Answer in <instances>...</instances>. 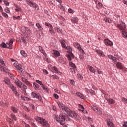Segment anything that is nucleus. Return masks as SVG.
I'll list each match as a JSON object with an SVG mask.
<instances>
[{
    "mask_svg": "<svg viewBox=\"0 0 127 127\" xmlns=\"http://www.w3.org/2000/svg\"><path fill=\"white\" fill-rule=\"evenodd\" d=\"M58 105L61 109H62L64 112H65V115L69 116L70 118H73L76 119V120H81V118L75 111H72L69 108L65 107L63 103L59 102H58Z\"/></svg>",
    "mask_w": 127,
    "mask_h": 127,
    "instance_id": "1",
    "label": "nucleus"
},
{
    "mask_svg": "<svg viewBox=\"0 0 127 127\" xmlns=\"http://www.w3.org/2000/svg\"><path fill=\"white\" fill-rule=\"evenodd\" d=\"M55 119L57 122H60V124L62 126H64L65 125V121L68 122L70 120L68 116L64 115L63 114L60 115V118L56 117Z\"/></svg>",
    "mask_w": 127,
    "mask_h": 127,
    "instance_id": "2",
    "label": "nucleus"
},
{
    "mask_svg": "<svg viewBox=\"0 0 127 127\" xmlns=\"http://www.w3.org/2000/svg\"><path fill=\"white\" fill-rule=\"evenodd\" d=\"M35 120L43 127H50V125L48 124V122L46 120L39 117H37Z\"/></svg>",
    "mask_w": 127,
    "mask_h": 127,
    "instance_id": "3",
    "label": "nucleus"
},
{
    "mask_svg": "<svg viewBox=\"0 0 127 127\" xmlns=\"http://www.w3.org/2000/svg\"><path fill=\"white\" fill-rule=\"evenodd\" d=\"M14 42V40L11 39L9 42L6 43V44L4 42H2L0 44L1 47L2 48H8V49H12V44Z\"/></svg>",
    "mask_w": 127,
    "mask_h": 127,
    "instance_id": "4",
    "label": "nucleus"
},
{
    "mask_svg": "<svg viewBox=\"0 0 127 127\" xmlns=\"http://www.w3.org/2000/svg\"><path fill=\"white\" fill-rule=\"evenodd\" d=\"M65 49L67 50L68 53H70L69 55H67V60H69V61H71L72 60V58L74 57V55L72 53L73 50L72 49V48L69 46L66 47Z\"/></svg>",
    "mask_w": 127,
    "mask_h": 127,
    "instance_id": "5",
    "label": "nucleus"
},
{
    "mask_svg": "<svg viewBox=\"0 0 127 127\" xmlns=\"http://www.w3.org/2000/svg\"><path fill=\"white\" fill-rule=\"evenodd\" d=\"M13 65L15 67L18 73H20V74H21V73H23V69H22V66L20 64H19L17 62H15L13 64Z\"/></svg>",
    "mask_w": 127,
    "mask_h": 127,
    "instance_id": "6",
    "label": "nucleus"
},
{
    "mask_svg": "<svg viewBox=\"0 0 127 127\" xmlns=\"http://www.w3.org/2000/svg\"><path fill=\"white\" fill-rule=\"evenodd\" d=\"M0 63L2 65V66L0 65V71H3V72H5L6 73L8 72V69H7L6 67H4V66H5L4 62H3V61L1 59H0Z\"/></svg>",
    "mask_w": 127,
    "mask_h": 127,
    "instance_id": "7",
    "label": "nucleus"
},
{
    "mask_svg": "<svg viewBox=\"0 0 127 127\" xmlns=\"http://www.w3.org/2000/svg\"><path fill=\"white\" fill-rule=\"evenodd\" d=\"M120 24H119L117 25L118 27L121 29V30L125 31L127 29V26H126V24L123 22L122 20L120 21Z\"/></svg>",
    "mask_w": 127,
    "mask_h": 127,
    "instance_id": "8",
    "label": "nucleus"
},
{
    "mask_svg": "<svg viewBox=\"0 0 127 127\" xmlns=\"http://www.w3.org/2000/svg\"><path fill=\"white\" fill-rule=\"evenodd\" d=\"M31 96L32 98L38 99L39 101H40L42 100V98L41 97V96H40V94H39V93H35V92H32L31 93Z\"/></svg>",
    "mask_w": 127,
    "mask_h": 127,
    "instance_id": "9",
    "label": "nucleus"
},
{
    "mask_svg": "<svg viewBox=\"0 0 127 127\" xmlns=\"http://www.w3.org/2000/svg\"><path fill=\"white\" fill-rule=\"evenodd\" d=\"M91 109L95 111V113H97L98 115H102V114H103V112H102V111H101L100 109L94 105L91 106Z\"/></svg>",
    "mask_w": 127,
    "mask_h": 127,
    "instance_id": "10",
    "label": "nucleus"
},
{
    "mask_svg": "<svg viewBox=\"0 0 127 127\" xmlns=\"http://www.w3.org/2000/svg\"><path fill=\"white\" fill-rule=\"evenodd\" d=\"M9 88L11 89L12 92H13L15 96H19V94L17 92V91H16V87H15L14 85H13V84H10L9 86Z\"/></svg>",
    "mask_w": 127,
    "mask_h": 127,
    "instance_id": "11",
    "label": "nucleus"
},
{
    "mask_svg": "<svg viewBox=\"0 0 127 127\" xmlns=\"http://www.w3.org/2000/svg\"><path fill=\"white\" fill-rule=\"evenodd\" d=\"M107 124L109 127H115V125L113 124V120H112V118L107 119Z\"/></svg>",
    "mask_w": 127,
    "mask_h": 127,
    "instance_id": "12",
    "label": "nucleus"
},
{
    "mask_svg": "<svg viewBox=\"0 0 127 127\" xmlns=\"http://www.w3.org/2000/svg\"><path fill=\"white\" fill-rule=\"evenodd\" d=\"M73 45L74 47H75L76 48H77V49H78V50H79L80 52H82V53H84V50L80 48L81 45H80L79 43H74Z\"/></svg>",
    "mask_w": 127,
    "mask_h": 127,
    "instance_id": "13",
    "label": "nucleus"
},
{
    "mask_svg": "<svg viewBox=\"0 0 127 127\" xmlns=\"http://www.w3.org/2000/svg\"><path fill=\"white\" fill-rule=\"evenodd\" d=\"M22 81L24 84L27 85V86H28L29 87H31V84L29 81H28V80L27 79L25 78V77H22Z\"/></svg>",
    "mask_w": 127,
    "mask_h": 127,
    "instance_id": "14",
    "label": "nucleus"
},
{
    "mask_svg": "<svg viewBox=\"0 0 127 127\" xmlns=\"http://www.w3.org/2000/svg\"><path fill=\"white\" fill-rule=\"evenodd\" d=\"M22 81L24 84L27 85V86H28L29 87H31V84L29 81H28V80L27 79L25 78V77H22Z\"/></svg>",
    "mask_w": 127,
    "mask_h": 127,
    "instance_id": "15",
    "label": "nucleus"
},
{
    "mask_svg": "<svg viewBox=\"0 0 127 127\" xmlns=\"http://www.w3.org/2000/svg\"><path fill=\"white\" fill-rule=\"evenodd\" d=\"M15 83L17 87L19 88H22V83L18 79H15Z\"/></svg>",
    "mask_w": 127,
    "mask_h": 127,
    "instance_id": "16",
    "label": "nucleus"
},
{
    "mask_svg": "<svg viewBox=\"0 0 127 127\" xmlns=\"http://www.w3.org/2000/svg\"><path fill=\"white\" fill-rule=\"evenodd\" d=\"M87 68L89 70V71L91 72V73H94V74H96V70L95 69V68H94V67H93V66L90 65H88L87 66Z\"/></svg>",
    "mask_w": 127,
    "mask_h": 127,
    "instance_id": "17",
    "label": "nucleus"
},
{
    "mask_svg": "<svg viewBox=\"0 0 127 127\" xmlns=\"http://www.w3.org/2000/svg\"><path fill=\"white\" fill-rule=\"evenodd\" d=\"M104 43L105 45H107L108 46H113V42L108 39H105L104 40Z\"/></svg>",
    "mask_w": 127,
    "mask_h": 127,
    "instance_id": "18",
    "label": "nucleus"
},
{
    "mask_svg": "<svg viewBox=\"0 0 127 127\" xmlns=\"http://www.w3.org/2000/svg\"><path fill=\"white\" fill-rule=\"evenodd\" d=\"M52 54H53L55 57H59V56H60V53L59 51L55 50H53Z\"/></svg>",
    "mask_w": 127,
    "mask_h": 127,
    "instance_id": "19",
    "label": "nucleus"
},
{
    "mask_svg": "<svg viewBox=\"0 0 127 127\" xmlns=\"http://www.w3.org/2000/svg\"><path fill=\"white\" fill-rule=\"evenodd\" d=\"M106 100L108 102L109 105H112L113 104H115L116 101L112 98L108 99L106 98Z\"/></svg>",
    "mask_w": 127,
    "mask_h": 127,
    "instance_id": "20",
    "label": "nucleus"
},
{
    "mask_svg": "<svg viewBox=\"0 0 127 127\" xmlns=\"http://www.w3.org/2000/svg\"><path fill=\"white\" fill-rule=\"evenodd\" d=\"M116 65L117 66V68L118 69H121V70L122 69L124 68V65H123V64L120 62H118L116 63Z\"/></svg>",
    "mask_w": 127,
    "mask_h": 127,
    "instance_id": "21",
    "label": "nucleus"
},
{
    "mask_svg": "<svg viewBox=\"0 0 127 127\" xmlns=\"http://www.w3.org/2000/svg\"><path fill=\"white\" fill-rule=\"evenodd\" d=\"M76 96H77V97H79V98H80L81 99H83V100H85L86 99L85 98V96H84V95L82 94L81 93L79 92H77L76 93Z\"/></svg>",
    "mask_w": 127,
    "mask_h": 127,
    "instance_id": "22",
    "label": "nucleus"
},
{
    "mask_svg": "<svg viewBox=\"0 0 127 127\" xmlns=\"http://www.w3.org/2000/svg\"><path fill=\"white\" fill-rule=\"evenodd\" d=\"M34 85V88L36 91H39L40 90V86L38 85L37 83L34 82L33 83Z\"/></svg>",
    "mask_w": 127,
    "mask_h": 127,
    "instance_id": "23",
    "label": "nucleus"
},
{
    "mask_svg": "<svg viewBox=\"0 0 127 127\" xmlns=\"http://www.w3.org/2000/svg\"><path fill=\"white\" fill-rule=\"evenodd\" d=\"M39 49L40 52H41V53H42L43 55H44V56L46 57L47 55H46V53H45V51L43 50L41 46H39Z\"/></svg>",
    "mask_w": 127,
    "mask_h": 127,
    "instance_id": "24",
    "label": "nucleus"
},
{
    "mask_svg": "<svg viewBox=\"0 0 127 127\" xmlns=\"http://www.w3.org/2000/svg\"><path fill=\"white\" fill-rule=\"evenodd\" d=\"M71 21L73 22V23H78V18H77V17H72Z\"/></svg>",
    "mask_w": 127,
    "mask_h": 127,
    "instance_id": "25",
    "label": "nucleus"
},
{
    "mask_svg": "<svg viewBox=\"0 0 127 127\" xmlns=\"http://www.w3.org/2000/svg\"><path fill=\"white\" fill-rule=\"evenodd\" d=\"M96 52L98 53L100 56L102 57H105V54H104V52L101 50H97Z\"/></svg>",
    "mask_w": 127,
    "mask_h": 127,
    "instance_id": "26",
    "label": "nucleus"
},
{
    "mask_svg": "<svg viewBox=\"0 0 127 127\" xmlns=\"http://www.w3.org/2000/svg\"><path fill=\"white\" fill-rule=\"evenodd\" d=\"M62 47H63V48H66V44H65V43H66V42L64 40H62L60 41Z\"/></svg>",
    "mask_w": 127,
    "mask_h": 127,
    "instance_id": "27",
    "label": "nucleus"
},
{
    "mask_svg": "<svg viewBox=\"0 0 127 127\" xmlns=\"http://www.w3.org/2000/svg\"><path fill=\"white\" fill-rule=\"evenodd\" d=\"M20 54L22 55V56L24 57V58H26V57H27V54L23 50L20 51Z\"/></svg>",
    "mask_w": 127,
    "mask_h": 127,
    "instance_id": "28",
    "label": "nucleus"
},
{
    "mask_svg": "<svg viewBox=\"0 0 127 127\" xmlns=\"http://www.w3.org/2000/svg\"><path fill=\"white\" fill-rule=\"evenodd\" d=\"M36 26L40 31H42L43 30V28H42L41 25H40L39 23H37Z\"/></svg>",
    "mask_w": 127,
    "mask_h": 127,
    "instance_id": "29",
    "label": "nucleus"
},
{
    "mask_svg": "<svg viewBox=\"0 0 127 127\" xmlns=\"http://www.w3.org/2000/svg\"><path fill=\"white\" fill-rule=\"evenodd\" d=\"M26 1L27 2V4L31 6V7H33V5L34 4V3L32 2V1L31 0H26Z\"/></svg>",
    "mask_w": 127,
    "mask_h": 127,
    "instance_id": "30",
    "label": "nucleus"
},
{
    "mask_svg": "<svg viewBox=\"0 0 127 127\" xmlns=\"http://www.w3.org/2000/svg\"><path fill=\"white\" fill-rule=\"evenodd\" d=\"M4 81L5 83V84H6V85H8L9 86H10V81L9 80L8 78H7V77L5 78Z\"/></svg>",
    "mask_w": 127,
    "mask_h": 127,
    "instance_id": "31",
    "label": "nucleus"
},
{
    "mask_svg": "<svg viewBox=\"0 0 127 127\" xmlns=\"http://www.w3.org/2000/svg\"><path fill=\"white\" fill-rule=\"evenodd\" d=\"M103 4L102 3L99 2L98 4H96V7L98 8V9H100V8H102L103 7Z\"/></svg>",
    "mask_w": 127,
    "mask_h": 127,
    "instance_id": "32",
    "label": "nucleus"
},
{
    "mask_svg": "<svg viewBox=\"0 0 127 127\" xmlns=\"http://www.w3.org/2000/svg\"><path fill=\"white\" fill-rule=\"evenodd\" d=\"M108 58H109V59H111V60H113V61H114V62H116V58H114V56H113L111 55H109L108 56Z\"/></svg>",
    "mask_w": 127,
    "mask_h": 127,
    "instance_id": "33",
    "label": "nucleus"
},
{
    "mask_svg": "<svg viewBox=\"0 0 127 127\" xmlns=\"http://www.w3.org/2000/svg\"><path fill=\"white\" fill-rule=\"evenodd\" d=\"M52 71L54 72V73H57L58 72V68H57L56 66H53L52 68Z\"/></svg>",
    "mask_w": 127,
    "mask_h": 127,
    "instance_id": "34",
    "label": "nucleus"
},
{
    "mask_svg": "<svg viewBox=\"0 0 127 127\" xmlns=\"http://www.w3.org/2000/svg\"><path fill=\"white\" fill-rule=\"evenodd\" d=\"M86 119L88 120V123L89 125H92L93 124V119L90 117H87Z\"/></svg>",
    "mask_w": 127,
    "mask_h": 127,
    "instance_id": "35",
    "label": "nucleus"
},
{
    "mask_svg": "<svg viewBox=\"0 0 127 127\" xmlns=\"http://www.w3.org/2000/svg\"><path fill=\"white\" fill-rule=\"evenodd\" d=\"M69 66L71 67V68H73V69H76V65L74 64H73L72 62H69Z\"/></svg>",
    "mask_w": 127,
    "mask_h": 127,
    "instance_id": "36",
    "label": "nucleus"
},
{
    "mask_svg": "<svg viewBox=\"0 0 127 127\" xmlns=\"http://www.w3.org/2000/svg\"><path fill=\"white\" fill-rule=\"evenodd\" d=\"M45 25H46V26H48V27H49L51 29H52V28H53L52 25H51V24H50V23H48L47 22H45Z\"/></svg>",
    "mask_w": 127,
    "mask_h": 127,
    "instance_id": "37",
    "label": "nucleus"
},
{
    "mask_svg": "<svg viewBox=\"0 0 127 127\" xmlns=\"http://www.w3.org/2000/svg\"><path fill=\"white\" fill-rule=\"evenodd\" d=\"M21 98L23 101H30V99H29L28 97H23V96H21Z\"/></svg>",
    "mask_w": 127,
    "mask_h": 127,
    "instance_id": "38",
    "label": "nucleus"
},
{
    "mask_svg": "<svg viewBox=\"0 0 127 127\" xmlns=\"http://www.w3.org/2000/svg\"><path fill=\"white\" fill-rule=\"evenodd\" d=\"M11 109L13 113H17V111H18L17 108L12 106L11 107Z\"/></svg>",
    "mask_w": 127,
    "mask_h": 127,
    "instance_id": "39",
    "label": "nucleus"
},
{
    "mask_svg": "<svg viewBox=\"0 0 127 127\" xmlns=\"http://www.w3.org/2000/svg\"><path fill=\"white\" fill-rule=\"evenodd\" d=\"M10 117L11 119L14 120V121H16L17 120V118H16V117H15V115H13V114H11L10 115Z\"/></svg>",
    "mask_w": 127,
    "mask_h": 127,
    "instance_id": "40",
    "label": "nucleus"
},
{
    "mask_svg": "<svg viewBox=\"0 0 127 127\" xmlns=\"http://www.w3.org/2000/svg\"><path fill=\"white\" fill-rule=\"evenodd\" d=\"M81 54H80L79 55V58L80 59H81V60H84V52L83 53H82V52H80Z\"/></svg>",
    "mask_w": 127,
    "mask_h": 127,
    "instance_id": "41",
    "label": "nucleus"
},
{
    "mask_svg": "<svg viewBox=\"0 0 127 127\" xmlns=\"http://www.w3.org/2000/svg\"><path fill=\"white\" fill-rule=\"evenodd\" d=\"M104 20L106 21V22H108L109 23H112V20L109 18H106L104 19Z\"/></svg>",
    "mask_w": 127,
    "mask_h": 127,
    "instance_id": "42",
    "label": "nucleus"
},
{
    "mask_svg": "<svg viewBox=\"0 0 127 127\" xmlns=\"http://www.w3.org/2000/svg\"><path fill=\"white\" fill-rule=\"evenodd\" d=\"M59 62L60 63H61V64H64V60L62 58H59Z\"/></svg>",
    "mask_w": 127,
    "mask_h": 127,
    "instance_id": "43",
    "label": "nucleus"
},
{
    "mask_svg": "<svg viewBox=\"0 0 127 127\" xmlns=\"http://www.w3.org/2000/svg\"><path fill=\"white\" fill-rule=\"evenodd\" d=\"M53 79H56L57 80H59V77L56 75H53L51 76Z\"/></svg>",
    "mask_w": 127,
    "mask_h": 127,
    "instance_id": "44",
    "label": "nucleus"
},
{
    "mask_svg": "<svg viewBox=\"0 0 127 127\" xmlns=\"http://www.w3.org/2000/svg\"><path fill=\"white\" fill-rule=\"evenodd\" d=\"M122 102H123V103L127 104V98H126L125 97H122Z\"/></svg>",
    "mask_w": 127,
    "mask_h": 127,
    "instance_id": "45",
    "label": "nucleus"
},
{
    "mask_svg": "<svg viewBox=\"0 0 127 127\" xmlns=\"http://www.w3.org/2000/svg\"><path fill=\"white\" fill-rule=\"evenodd\" d=\"M2 15L4 16V17H5V18H8V15L5 12H2Z\"/></svg>",
    "mask_w": 127,
    "mask_h": 127,
    "instance_id": "46",
    "label": "nucleus"
},
{
    "mask_svg": "<svg viewBox=\"0 0 127 127\" xmlns=\"http://www.w3.org/2000/svg\"><path fill=\"white\" fill-rule=\"evenodd\" d=\"M96 70L99 75H101V74H103V71L101 70L100 68H97V69Z\"/></svg>",
    "mask_w": 127,
    "mask_h": 127,
    "instance_id": "47",
    "label": "nucleus"
},
{
    "mask_svg": "<svg viewBox=\"0 0 127 127\" xmlns=\"http://www.w3.org/2000/svg\"><path fill=\"white\" fill-rule=\"evenodd\" d=\"M89 93L91 94V95H95V91L93 90H89Z\"/></svg>",
    "mask_w": 127,
    "mask_h": 127,
    "instance_id": "48",
    "label": "nucleus"
},
{
    "mask_svg": "<svg viewBox=\"0 0 127 127\" xmlns=\"http://www.w3.org/2000/svg\"><path fill=\"white\" fill-rule=\"evenodd\" d=\"M49 31L50 33H51V34H54V33H55V32H54V30H53V29L51 28L49 30Z\"/></svg>",
    "mask_w": 127,
    "mask_h": 127,
    "instance_id": "49",
    "label": "nucleus"
},
{
    "mask_svg": "<svg viewBox=\"0 0 127 127\" xmlns=\"http://www.w3.org/2000/svg\"><path fill=\"white\" fill-rule=\"evenodd\" d=\"M15 10L17 12L21 11V8L19 7H16V8H15Z\"/></svg>",
    "mask_w": 127,
    "mask_h": 127,
    "instance_id": "50",
    "label": "nucleus"
},
{
    "mask_svg": "<svg viewBox=\"0 0 127 127\" xmlns=\"http://www.w3.org/2000/svg\"><path fill=\"white\" fill-rule=\"evenodd\" d=\"M13 19H14V20H15V19L20 20V16H18L17 17H15V16H13Z\"/></svg>",
    "mask_w": 127,
    "mask_h": 127,
    "instance_id": "51",
    "label": "nucleus"
},
{
    "mask_svg": "<svg viewBox=\"0 0 127 127\" xmlns=\"http://www.w3.org/2000/svg\"><path fill=\"white\" fill-rule=\"evenodd\" d=\"M22 88H23L24 90H26V89H27V87L26 86V85H25V84L23 83L22 84Z\"/></svg>",
    "mask_w": 127,
    "mask_h": 127,
    "instance_id": "52",
    "label": "nucleus"
},
{
    "mask_svg": "<svg viewBox=\"0 0 127 127\" xmlns=\"http://www.w3.org/2000/svg\"><path fill=\"white\" fill-rule=\"evenodd\" d=\"M114 58H116V62H117V59H118L119 58V56H118V54H114Z\"/></svg>",
    "mask_w": 127,
    "mask_h": 127,
    "instance_id": "53",
    "label": "nucleus"
},
{
    "mask_svg": "<svg viewBox=\"0 0 127 127\" xmlns=\"http://www.w3.org/2000/svg\"><path fill=\"white\" fill-rule=\"evenodd\" d=\"M5 12H6L7 13H9V12H10V11L9 10V8H6L5 9H4Z\"/></svg>",
    "mask_w": 127,
    "mask_h": 127,
    "instance_id": "54",
    "label": "nucleus"
},
{
    "mask_svg": "<svg viewBox=\"0 0 127 127\" xmlns=\"http://www.w3.org/2000/svg\"><path fill=\"white\" fill-rule=\"evenodd\" d=\"M30 125L33 127H37V126L33 122H30Z\"/></svg>",
    "mask_w": 127,
    "mask_h": 127,
    "instance_id": "55",
    "label": "nucleus"
},
{
    "mask_svg": "<svg viewBox=\"0 0 127 127\" xmlns=\"http://www.w3.org/2000/svg\"><path fill=\"white\" fill-rule=\"evenodd\" d=\"M35 7V8L38 9V5L36 3H34L33 7Z\"/></svg>",
    "mask_w": 127,
    "mask_h": 127,
    "instance_id": "56",
    "label": "nucleus"
},
{
    "mask_svg": "<svg viewBox=\"0 0 127 127\" xmlns=\"http://www.w3.org/2000/svg\"><path fill=\"white\" fill-rule=\"evenodd\" d=\"M79 107L80 109H82V112H84V107L82 105L79 104Z\"/></svg>",
    "mask_w": 127,
    "mask_h": 127,
    "instance_id": "57",
    "label": "nucleus"
},
{
    "mask_svg": "<svg viewBox=\"0 0 127 127\" xmlns=\"http://www.w3.org/2000/svg\"><path fill=\"white\" fill-rule=\"evenodd\" d=\"M68 11L69 13H74V10L71 8H69Z\"/></svg>",
    "mask_w": 127,
    "mask_h": 127,
    "instance_id": "58",
    "label": "nucleus"
},
{
    "mask_svg": "<svg viewBox=\"0 0 127 127\" xmlns=\"http://www.w3.org/2000/svg\"><path fill=\"white\" fill-rule=\"evenodd\" d=\"M41 87L42 88H43V90H45L46 91H47V87H46L43 84L41 86Z\"/></svg>",
    "mask_w": 127,
    "mask_h": 127,
    "instance_id": "59",
    "label": "nucleus"
},
{
    "mask_svg": "<svg viewBox=\"0 0 127 127\" xmlns=\"http://www.w3.org/2000/svg\"><path fill=\"white\" fill-rule=\"evenodd\" d=\"M77 77H78V79H79L80 80L83 79V76H82L81 75V74H77Z\"/></svg>",
    "mask_w": 127,
    "mask_h": 127,
    "instance_id": "60",
    "label": "nucleus"
},
{
    "mask_svg": "<svg viewBox=\"0 0 127 127\" xmlns=\"http://www.w3.org/2000/svg\"><path fill=\"white\" fill-rule=\"evenodd\" d=\"M36 83H38V84H40L41 85V86H42L43 85V84H42V82L39 81V80H36Z\"/></svg>",
    "mask_w": 127,
    "mask_h": 127,
    "instance_id": "61",
    "label": "nucleus"
},
{
    "mask_svg": "<svg viewBox=\"0 0 127 127\" xmlns=\"http://www.w3.org/2000/svg\"><path fill=\"white\" fill-rule=\"evenodd\" d=\"M29 106L32 110H34V105H33L32 104H30Z\"/></svg>",
    "mask_w": 127,
    "mask_h": 127,
    "instance_id": "62",
    "label": "nucleus"
},
{
    "mask_svg": "<svg viewBox=\"0 0 127 127\" xmlns=\"http://www.w3.org/2000/svg\"><path fill=\"white\" fill-rule=\"evenodd\" d=\"M54 97L55 98V99H56L57 100L59 98V96H58V95L56 94H54Z\"/></svg>",
    "mask_w": 127,
    "mask_h": 127,
    "instance_id": "63",
    "label": "nucleus"
},
{
    "mask_svg": "<svg viewBox=\"0 0 127 127\" xmlns=\"http://www.w3.org/2000/svg\"><path fill=\"white\" fill-rule=\"evenodd\" d=\"M121 70H123L124 71V72H127V68L123 66V68H122Z\"/></svg>",
    "mask_w": 127,
    "mask_h": 127,
    "instance_id": "64",
    "label": "nucleus"
}]
</instances>
